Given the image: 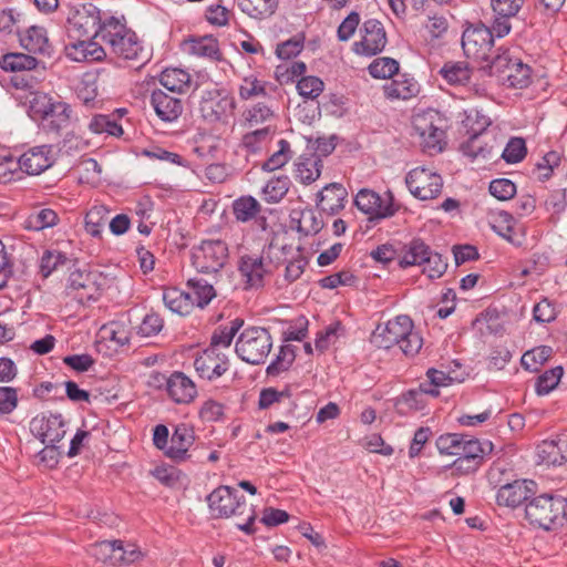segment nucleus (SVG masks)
I'll return each instance as SVG.
<instances>
[{
	"mask_svg": "<svg viewBox=\"0 0 567 567\" xmlns=\"http://www.w3.org/2000/svg\"><path fill=\"white\" fill-rule=\"evenodd\" d=\"M536 493V483L527 480H516L499 487L496 503L499 506L516 508L528 503Z\"/></svg>",
	"mask_w": 567,
	"mask_h": 567,
	"instance_id": "obj_14",
	"label": "nucleus"
},
{
	"mask_svg": "<svg viewBox=\"0 0 567 567\" xmlns=\"http://www.w3.org/2000/svg\"><path fill=\"white\" fill-rule=\"evenodd\" d=\"M362 39L354 43L358 54L372 56L380 53L386 44V33L383 24L375 19L367 20L362 25Z\"/></svg>",
	"mask_w": 567,
	"mask_h": 567,
	"instance_id": "obj_15",
	"label": "nucleus"
},
{
	"mask_svg": "<svg viewBox=\"0 0 567 567\" xmlns=\"http://www.w3.org/2000/svg\"><path fill=\"white\" fill-rule=\"evenodd\" d=\"M206 501L213 518L245 517L243 522H237L236 526L248 535L255 533V509L238 489L220 485L206 497Z\"/></svg>",
	"mask_w": 567,
	"mask_h": 567,
	"instance_id": "obj_1",
	"label": "nucleus"
},
{
	"mask_svg": "<svg viewBox=\"0 0 567 567\" xmlns=\"http://www.w3.org/2000/svg\"><path fill=\"white\" fill-rule=\"evenodd\" d=\"M472 69L465 61L445 62L440 74L451 85H466L472 76Z\"/></svg>",
	"mask_w": 567,
	"mask_h": 567,
	"instance_id": "obj_33",
	"label": "nucleus"
},
{
	"mask_svg": "<svg viewBox=\"0 0 567 567\" xmlns=\"http://www.w3.org/2000/svg\"><path fill=\"white\" fill-rule=\"evenodd\" d=\"M485 62L486 64L482 65L481 69L488 71L489 75H497L505 80L506 74L515 60L511 58L508 50H505L502 53L495 55L489 53V59Z\"/></svg>",
	"mask_w": 567,
	"mask_h": 567,
	"instance_id": "obj_50",
	"label": "nucleus"
},
{
	"mask_svg": "<svg viewBox=\"0 0 567 567\" xmlns=\"http://www.w3.org/2000/svg\"><path fill=\"white\" fill-rule=\"evenodd\" d=\"M301 213L303 216L302 236H315L324 227L321 210L318 213L312 207H306L301 209Z\"/></svg>",
	"mask_w": 567,
	"mask_h": 567,
	"instance_id": "obj_59",
	"label": "nucleus"
},
{
	"mask_svg": "<svg viewBox=\"0 0 567 567\" xmlns=\"http://www.w3.org/2000/svg\"><path fill=\"white\" fill-rule=\"evenodd\" d=\"M187 287L192 290L195 296V306L204 309L210 301L216 297V291L212 284H208L204 279L190 278L186 282Z\"/></svg>",
	"mask_w": 567,
	"mask_h": 567,
	"instance_id": "obj_45",
	"label": "nucleus"
},
{
	"mask_svg": "<svg viewBox=\"0 0 567 567\" xmlns=\"http://www.w3.org/2000/svg\"><path fill=\"white\" fill-rule=\"evenodd\" d=\"M540 464L560 466L567 462V434H558L537 446Z\"/></svg>",
	"mask_w": 567,
	"mask_h": 567,
	"instance_id": "obj_23",
	"label": "nucleus"
},
{
	"mask_svg": "<svg viewBox=\"0 0 567 567\" xmlns=\"http://www.w3.org/2000/svg\"><path fill=\"white\" fill-rule=\"evenodd\" d=\"M427 393L421 391V384L417 389H411L402 393L394 403L395 411L400 415H409L412 412L423 410L426 405L424 395Z\"/></svg>",
	"mask_w": 567,
	"mask_h": 567,
	"instance_id": "obj_35",
	"label": "nucleus"
},
{
	"mask_svg": "<svg viewBox=\"0 0 567 567\" xmlns=\"http://www.w3.org/2000/svg\"><path fill=\"white\" fill-rule=\"evenodd\" d=\"M243 326L244 320L241 318L231 320L229 326H218L212 334L208 348H213L215 350L218 347L228 348L231 344L234 337Z\"/></svg>",
	"mask_w": 567,
	"mask_h": 567,
	"instance_id": "obj_41",
	"label": "nucleus"
},
{
	"mask_svg": "<svg viewBox=\"0 0 567 567\" xmlns=\"http://www.w3.org/2000/svg\"><path fill=\"white\" fill-rule=\"evenodd\" d=\"M563 374H564V369L560 365L551 368L549 370H546L536 380V383H535L536 393L538 395L548 394L550 391H553L557 386Z\"/></svg>",
	"mask_w": 567,
	"mask_h": 567,
	"instance_id": "obj_55",
	"label": "nucleus"
},
{
	"mask_svg": "<svg viewBox=\"0 0 567 567\" xmlns=\"http://www.w3.org/2000/svg\"><path fill=\"white\" fill-rule=\"evenodd\" d=\"M322 162L320 158H300L296 164V178L305 185H309L320 177Z\"/></svg>",
	"mask_w": 567,
	"mask_h": 567,
	"instance_id": "obj_43",
	"label": "nucleus"
},
{
	"mask_svg": "<svg viewBox=\"0 0 567 567\" xmlns=\"http://www.w3.org/2000/svg\"><path fill=\"white\" fill-rule=\"evenodd\" d=\"M16 33L19 35L21 45L29 52L40 53L43 55L51 56L53 48L49 42L47 30L43 27L31 25L21 32L19 28L16 29Z\"/></svg>",
	"mask_w": 567,
	"mask_h": 567,
	"instance_id": "obj_27",
	"label": "nucleus"
},
{
	"mask_svg": "<svg viewBox=\"0 0 567 567\" xmlns=\"http://www.w3.org/2000/svg\"><path fill=\"white\" fill-rule=\"evenodd\" d=\"M274 132L275 127H271L269 124L261 128H255L243 135L240 147L248 154H256L261 151L262 144Z\"/></svg>",
	"mask_w": 567,
	"mask_h": 567,
	"instance_id": "obj_44",
	"label": "nucleus"
},
{
	"mask_svg": "<svg viewBox=\"0 0 567 567\" xmlns=\"http://www.w3.org/2000/svg\"><path fill=\"white\" fill-rule=\"evenodd\" d=\"M316 197V207L334 216L344 209L348 190L341 183H330L319 190Z\"/></svg>",
	"mask_w": 567,
	"mask_h": 567,
	"instance_id": "obj_19",
	"label": "nucleus"
},
{
	"mask_svg": "<svg viewBox=\"0 0 567 567\" xmlns=\"http://www.w3.org/2000/svg\"><path fill=\"white\" fill-rule=\"evenodd\" d=\"M116 540H103L95 543L90 548V554L102 563L116 565Z\"/></svg>",
	"mask_w": 567,
	"mask_h": 567,
	"instance_id": "obj_61",
	"label": "nucleus"
},
{
	"mask_svg": "<svg viewBox=\"0 0 567 567\" xmlns=\"http://www.w3.org/2000/svg\"><path fill=\"white\" fill-rule=\"evenodd\" d=\"M164 328V319L154 311L147 313L137 329V334L143 338L157 336Z\"/></svg>",
	"mask_w": 567,
	"mask_h": 567,
	"instance_id": "obj_63",
	"label": "nucleus"
},
{
	"mask_svg": "<svg viewBox=\"0 0 567 567\" xmlns=\"http://www.w3.org/2000/svg\"><path fill=\"white\" fill-rule=\"evenodd\" d=\"M296 360V351L292 346H281L276 359L267 367L268 375L277 377L281 372L288 371Z\"/></svg>",
	"mask_w": 567,
	"mask_h": 567,
	"instance_id": "obj_51",
	"label": "nucleus"
},
{
	"mask_svg": "<svg viewBox=\"0 0 567 567\" xmlns=\"http://www.w3.org/2000/svg\"><path fill=\"white\" fill-rule=\"evenodd\" d=\"M353 203L361 213L368 216V221L373 226L393 217L401 208L390 189L384 193V196H381L372 189L362 188L355 195Z\"/></svg>",
	"mask_w": 567,
	"mask_h": 567,
	"instance_id": "obj_5",
	"label": "nucleus"
},
{
	"mask_svg": "<svg viewBox=\"0 0 567 567\" xmlns=\"http://www.w3.org/2000/svg\"><path fill=\"white\" fill-rule=\"evenodd\" d=\"M59 223V216L55 210L51 208H41L32 212L27 220L25 226L28 229L42 230L44 228L53 227Z\"/></svg>",
	"mask_w": 567,
	"mask_h": 567,
	"instance_id": "obj_48",
	"label": "nucleus"
},
{
	"mask_svg": "<svg viewBox=\"0 0 567 567\" xmlns=\"http://www.w3.org/2000/svg\"><path fill=\"white\" fill-rule=\"evenodd\" d=\"M20 169L29 175H39L50 168L55 156L52 145H40L29 148L18 158Z\"/></svg>",
	"mask_w": 567,
	"mask_h": 567,
	"instance_id": "obj_17",
	"label": "nucleus"
},
{
	"mask_svg": "<svg viewBox=\"0 0 567 567\" xmlns=\"http://www.w3.org/2000/svg\"><path fill=\"white\" fill-rule=\"evenodd\" d=\"M402 80L393 79L389 84L383 86L384 94L390 100H409L419 92L416 82L413 79H406L402 75Z\"/></svg>",
	"mask_w": 567,
	"mask_h": 567,
	"instance_id": "obj_40",
	"label": "nucleus"
},
{
	"mask_svg": "<svg viewBox=\"0 0 567 567\" xmlns=\"http://www.w3.org/2000/svg\"><path fill=\"white\" fill-rule=\"evenodd\" d=\"M372 342L385 350L398 344L405 355H415L422 348L423 339L414 331L412 319L406 315H400L384 326L378 324L372 333Z\"/></svg>",
	"mask_w": 567,
	"mask_h": 567,
	"instance_id": "obj_2",
	"label": "nucleus"
},
{
	"mask_svg": "<svg viewBox=\"0 0 567 567\" xmlns=\"http://www.w3.org/2000/svg\"><path fill=\"white\" fill-rule=\"evenodd\" d=\"M65 422L60 413L37 415L31 421V429L42 443H58L65 435Z\"/></svg>",
	"mask_w": 567,
	"mask_h": 567,
	"instance_id": "obj_16",
	"label": "nucleus"
},
{
	"mask_svg": "<svg viewBox=\"0 0 567 567\" xmlns=\"http://www.w3.org/2000/svg\"><path fill=\"white\" fill-rule=\"evenodd\" d=\"M374 79H389L399 72V62L392 58H378L368 68Z\"/></svg>",
	"mask_w": 567,
	"mask_h": 567,
	"instance_id": "obj_56",
	"label": "nucleus"
},
{
	"mask_svg": "<svg viewBox=\"0 0 567 567\" xmlns=\"http://www.w3.org/2000/svg\"><path fill=\"white\" fill-rule=\"evenodd\" d=\"M306 35L303 32L296 33L290 39L282 41L276 47V55L280 60L296 58L305 48Z\"/></svg>",
	"mask_w": 567,
	"mask_h": 567,
	"instance_id": "obj_52",
	"label": "nucleus"
},
{
	"mask_svg": "<svg viewBox=\"0 0 567 567\" xmlns=\"http://www.w3.org/2000/svg\"><path fill=\"white\" fill-rule=\"evenodd\" d=\"M493 31L483 22L470 24L462 34V48L468 59L488 61L493 53Z\"/></svg>",
	"mask_w": 567,
	"mask_h": 567,
	"instance_id": "obj_12",
	"label": "nucleus"
},
{
	"mask_svg": "<svg viewBox=\"0 0 567 567\" xmlns=\"http://www.w3.org/2000/svg\"><path fill=\"white\" fill-rule=\"evenodd\" d=\"M189 53L218 61L221 58L217 39L213 35L192 38L187 41Z\"/></svg>",
	"mask_w": 567,
	"mask_h": 567,
	"instance_id": "obj_37",
	"label": "nucleus"
},
{
	"mask_svg": "<svg viewBox=\"0 0 567 567\" xmlns=\"http://www.w3.org/2000/svg\"><path fill=\"white\" fill-rule=\"evenodd\" d=\"M272 348V338L266 328L249 327L239 336L236 342V353L249 364H261Z\"/></svg>",
	"mask_w": 567,
	"mask_h": 567,
	"instance_id": "obj_6",
	"label": "nucleus"
},
{
	"mask_svg": "<svg viewBox=\"0 0 567 567\" xmlns=\"http://www.w3.org/2000/svg\"><path fill=\"white\" fill-rule=\"evenodd\" d=\"M109 219V210L103 205L91 207L85 217V230L93 237H101L102 230Z\"/></svg>",
	"mask_w": 567,
	"mask_h": 567,
	"instance_id": "obj_47",
	"label": "nucleus"
},
{
	"mask_svg": "<svg viewBox=\"0 0 567 567\" xmlns=\"http://www.w3.org/2000/svg\"><path fill=\"white\" fill-rule=\"evenodd\" d=\"M74 265V260L69 258L65 252L56 249L44 250L40 259V274L43 278H48L52 272L59 269H71Z\"/></svg>",
	"mask_w": 567,
	"mask_h": 567,
	"instance_id": "obj_31",
	"label": "nucleus"
},
{
	"mask_svg": "<svg viewBox=\"0 0 567 567\" xmlns=\"http://www.w3.org/2000/svg\"><path fill=\"white\" fill-rule=\"evenodd\" d=\"M107 278L97 270L72 271L68 279V293L73 295L82 305L96 301L103 293Z\"/></svg>",
	"mask_w": 567,
	"mask_h": 567,
	"instance_id": "obj_8",
	"label": "nucleus"
},
{
	"mask_svg": "<svg viewBox=\"0 0 567 567\" xmlns=\"http://www.w3.org/2000/svg\"><path fill=\"white\" fill-rule=\"evenodd\" d=\"M69 31L76 33L79 39L102 40V29L106 19L102 20L100 9L92 3H82L71 10L68 17Z\"/></svg>",
	"mask_w": 567,
	"mask_h": 567,
	"instance_id": "obj_10",
	"label": "nucleus"
},
{
	"mask_svg": "<svg viewBox=\"0 0 567 567\" xmlns=\"http://www.w3.org/2000/svg\"><path fill=\"white\" fill-rule=\"evenodd\" d=\"M65 54L73 61H102L106 56L105 49L92 39H78L64 48Z\"/></svg>",
	"mask_w": 567,
	"mask_h": 567,
	"instance_id": "obj_26",
	"label": "nucleus"
},
{
	"mask_svg": "<svg viewBox=\"0 0 567 567\" xmlns=\"http://www.w3.org/2000/svg\"><path fill=\"white\" fill-rule=\"evenodd\" d=\"M427 381L421 382V391L436 398L440 395L437 388L447 386L452 382V378L443 371L431 368L426 371Z\"/></svg>",
	"mask_w": 567,
	"mask_h": 567,
	"instance_id": "obj_53",
	"label": "nucleus"
},
{
	"mask_svg": "<svg viewBox=\"0 0 567 567\" xmlns=\"http://www.w3.org/2000/svg\"><path fill=\"white\" fill-rule=\"evenodd\" d=\"M444 126L445 118L435 110H429L414 117L413 127L422 138L423 147L429 154L443 152L446 145Z\"/></svg>",
	"mask_w": 567,
	"mask_h": 567,
	"instance_id": "obj_7",
	"label": "nucleus"
},
{
	"mask_svg": "<svg viewBox=\"0 0 567 567\" xmlns=\"http://www.w3.org/2000/svg\"><path fill=\"white\" fill-rule=\"evenodd\" d=\"M71 113V106L65 102L49 103L42 112L43 131L60 135L69 127Z\"/></svg>",
	"mask_w": 567,
	"mask_h": 567,
	"instance_id": "obj_21",
	"label": "nucleus"
},
{
	"mask_svg": "<svg viewBox=\"0 0 567 567\" xmlns=\"http://www.w3.org/2000/svg\"><path fill=\"white\" fill-rule=\"evenodd\" d=\"M266 85L267 82L258 80L255 75L245 76L239 85V97L246 101L255 96L266 95Z\"/></svg>",
	"mask_w": 567,
	"mask_h": 567,
	"instance_id": "obj_60",
	"label": "nucleus"
},
{
	"mask_svg": "<svg viewBox=\"0 0 567 567\" xmlns=\"http://www.w3.org/2000/svg\"><path fill=\"white\" fill-rule=\"evenodd\" d=\"M493 451V443L491 441L481 442L477 439H474L470 435L465 436V440L461 446V453H457V457H471L485 460L487 455H489Z\"/></svg>",
	"mask_w": 567,
	"mask_h": 567,
	"instance_id": "obj_46",
	"label": "nucleus"
},
{
	"mask_svg": "<svg viewBox=\"0 0 567 567\" xmlns=\"http://www.w3.org/2000/svg\"><path fill=\"white\" fill-rule=\"evenodd\" d=\"M159 83L173 93H183L190 85V75L182 69H165L159 75Z\"/></svg>",
	"mask_w": 567,
	"mask_h": 567,
	"instance_id": "obj_39",
	"label": "nucleus"
},
{
	"mask_svg": "<svg viewBox=\"0 0 567 567\" xmlns=\"http://www.w3.org/2000/svg\"><path fill=\"white\" fill-rule=\"evenodd\" d=\"M194 367L202 379L212 381L226 373L229 362L225 354L217 353L213 348H207L195 359Z\"/></svg>",
	"mask_w": 567,
	"mask_h": 567,
	"instance_id": "obj_20",
	"label": "nucleus"
},
{
	"mask_svg": "<svg viewBox=\"0 0 567 567\" xmlns=\"http://www.w3.org/2000/svg\"><path fill=\"white\" fill-rule=\"evenodd\" d=\"M151 105L156 115L167 123L175 122L184 111L183 100L167 94L162 90H154L151 94Z\"/></svg>",
	"mask_w": 567,
	"mask_h": 567,
	"instance_id": "obj_22",
	"label": "nucleus"
},
{
	"mask_svg": "<svg viewBox=\"0 0 567 567\" xmlns=\"http://www.w3.org/2000/svg\"><path fill=\"white\" fill-rule=\"evenodd\" d=\"M496 138L494 135L489 136L486 128L471 134L467 141L463 142L460 146L461 152L472 158H492L495 147Z\"/></svg>",
	"mask_w": 567,
	"mask_h": 567,
	"instance_id": "obj_24",
	"label": "nucleus"
},
{
	"mask_svg": "<svg viewBox=\"0 0 567 567\" xmlns=\"http://www.w3.org/2000/svg\"><path fill=\"white\" fill-rule=\"evenodd\" d=\"M239 271L251 287H261L268 272L262 257L245 255L239 260Z\"/></svg>",
	"mask_w": 567,
	"mask_h": 567,
	"instance_id": "obj_30",
	"label": "nucleus"
},
{
	"mask_svg": "<svg viewBox=\"0 0 567 567\" xmlns=\"http://www.w3.org/2000/svg\"><path fill=\"white\" fill-rule=\"evenodd\" d=\"M465 434L446 433L437 437L435 445L441 454L457 455L465 440Z\"/></svg>",
	"mask_w": 567,
	"mask_h": 567,
	"instance_id": "obj_57",
	"label": "nucleus"
},
{
	"mask_svg": "<svg viewBox=\"0 0 567 567\" xmlns=\"http://www.w3.org/2000/svg\"><path fill=\"white\" fill-rule=\"evenodd\" d=\"M279 150L275 152L264 164L261 168L267 172H272L281 168L291 158L290 144L286 140L278 142Z\"/></svg>",
	"mask_w": 567,
	"mask_h": 567,
	"instance_id": "obj_58",
	"label": "nucleus"
},
{
	"mask_svg": "<svg viewBox=\"0 0 567 567\" xmlns=\"http://www.w3.org/2000/svg\"><path fill=\"white\" fill-rule=\"evenodd\" d=\"M167 394L177 404H188L197 396V388L184 372L174 371L169 375Z\"/></svg>",
	"mask_w": 567,
	"mask_h": 567,
	"instance_id": "obj_25",
	"label": "nucleus"
},
{
	"mask_svg": "<svg viewBox=\"0 0 567 567\" xmlns=\"http://www.w3.org/2000/svg\"><path fill=\"white\" fill-rule=\"evenodd\" d=\"M505 80L508 82V86L511 87H527L532 82V69L520 60L515 59V62L507 72Z\"/></svg>",
	"mask_w": 567,
	"mask_h": 567,
	"instance_id": "obj_49",
	"label": "nucleus"
},
{
	"mask_svg": "<svg viewBox=\"0 0 567 567\" xmlns=\"http://www.w3.org/2000/svg\"><path fill=\"white\" fill-rule=\"evenodd\" d=\"M527 153L525 140L512 137L502 153V158L509 164L522 162Z\"/></svg>",
	"mask_w": 567,
	"mask_h": 567,
	"instance_id": "obj_62",
	"label": "nucleus"
},
{
	"mask_svg": "<svg viewBox=\"0 0 567 567\" xmlns=\"http://www.w3.org/2000/svg\"><path fill=\"white\" fill-rule=\"evenodd\" d=\"M38 60L24 53H6L0 59V68L6 72H25L35 70Z\"/></svg>",
	"mask_w": 567,
	"mask_h": 567,
	"instance_id": "obj_38",
	"label": "nucleus"
},
{
	"mask_svg": "<svg viewBox=\"0 0 567 567\" xmlns=\"http://www.w3.org/2000/svg\"><path fill=\"white\" fill-rule=\"evenodd\" d=\"M324 87L323 81L318 76H302L297 82V90L299 94L306 99H316L318 97Z\"/></svg>",
	"mask_w": 567,
	"mask_h": 567,
	"instance_id": "obj_64",
	"label": "nucleus"
},
{
	"mask_svg": "<svg viewBox=\"0 0 567 567\" xmlns=\"http://www.w3.org/2000/svg\"><path fill=\"white\" fill-rule=\"evenodd\" d=\"M289 187H290V179L288 176L282 175V176H277V177L271 178L262 189V192L265 194L266 202H268V203L280 202L288 193Z\"/></svg>",
	"mask_w": 567,
	"mask_h": 567,
	"instance_id": "obj_54",
	"label": "nucleus"
},
{
	"mask_svg": "<svg viewBox=\"0 0 567 567\" xmlns=\"http://www.w3.org/2000/svg\"><path fill=\"white\" fill-rule=\"evenodd\" d=\"M228 247L223 240H203L192 249V265L198 272L216 274L226 264Z\"/></svg>",
	"mask_w": 567,
	"mask_h": 567,
	"instance_id": "obj_11",
	"label": "nucleus"
},
{
	"mask_svg": "<svg viewBox=\"0 0 567 567\" xmlns=\"http://www.w3.org/2000/svg\"><path fill=\"white\" fill-rule=\"evenodd\" d=\"M111 54L126 61H142L146 58L144 47L137 34L126 25L125 18H106L102 29V40Z\"/></svg>",
	"mask_w": 567,
	"mask_h": 567,
	"instance_id": "obj_3",
	"label": "nucleus"
},
{
	"mask_svg": "<svg viewBox=\"0 0 567 567\" xmlns=\"http://www.w3.org/2000/svg\"><path fill=\"white\" fill-rule=\"evenodd\" d=\"M431 247L421 238H413L402 247L399 266L406 269L411 266H422L430 255Z\"/></svg>",
	"mask_w": 567,
	"mask_h": 567,
	"instance_id": "obj_28",
	"label": "nucleus"
},
{
	"mask_svg": "<svg viewBox=\"0 0 567 567\" xmlns=\"http://www.w3.org/2000/svg\"><path fill=\"white\" fill-rule=\"evenodd\" d=\"M525 518L536 528L556 530L567 523V498L547 493L533 496L525 504Z\"/></svg>",
	"mask_w": 567,
	"mask_h": 567,
	"instance_id": "obj_4",
	"label": "nucleus"
},
{
	"mask_svg": "<svg viewBox=\"0 0 567 567\" xmlns=\"http://www.w3.org/2000/svg\"><path fill=\"white\" fill-rule=\"evenodd\" d=\"M236 109L234 96L224 89L205 90L199 101V113L207 123H226Z\"/></svg>",
	"mask_w": 567,
	"mask_h": 567,
	"instance_id": "obj_9",
	"label": "nucleus"
},
{
	"mask_svg": "<svg viewBox=\"0 0 567 567\" xmlns=\"http://www.w3.org/2000/svg\"><path fill=\"white\" fill-rule=\"evenodd\" d=\"M410 193L420 200H430L439 197L443 188L441 175L425 167L410 171L405 177Z\"/></svg>",
	"mask_w": 567,
	"mask_h": 567,
	"instance_id": "obj_13",
	"label": "nucleus"
},
{
	"mask_svg": "<svg viewBox=\"0 0 567 567\" xmlns=\"http://www.w3.org/2000/svg\"><path fill=\"white\" fill-rule=\"evenodd\" d=\"M194 442V427L186 423H179L174 429L171 437V444L165 450V455L176 463L185 462L190 457L188 450Z\"/></svg>",
	"mask_w": 567,
	"mask_h": 567,
	"instance_id": "obj_18",
	"label": "nucleus"
},
{
	"mask_svg": "<svg viewBox=\"0 0 567 567\" xmlns=\"http://www.w3.org/2000/svg\"><path fill=\"white\" fill-rule=\"evenodd\" d=\"M275 118L272 106L265 102L255 103L243 112V125L249 128L266 124Z\"/></svg>",
	"mask_w": 567,
	"mask_h": 567,
	"instance_id": "obj_34",
	"label": "nucleus"
},
{
	"mask_svg": "<svg viewBox=\"0 0 567 567\" xmlns=\"http://www.w3.org/2000/svg\"><path fill=\"white\" fill-rule=\"evenodd\" d=\"M231 208L236 220L240 223L257 220V217L261 212V205L250 195L240 196L235 199Z\"/></svg>",
	"mask_w": 567,
	"mask_h": 567,
	"instance_id": "obj_36",
	"label": "nucleus"
},
{
	"mask_svg": "<svg viewBox=\"0 0 567 567\" xmlns=\"http://www.w3.org/2000/svg\"><path fill=\"white\" fill-rule=\"evenodd\" d=\"M89 128L95 134L106 133L115 137H120L123 134L122 125L117 122L115 113L94 115L89 124Z\"/></svg>",
	"mask_w": 567,
	"mask_h": 567,
	"instance_id": "obj_42",
	"label": "nucleus"
},
{
	"mask_svg": "<svg viewBox=\"0 0 567 567\" xmlns=\"http://www.w3.org/2000/svg\"><path fill=\"white\" fill-rule=\"evenodd\" d=\"M238 8L250 18L264 20L278 9L279 0H236Z\"/></svg>",
	"mask_w": 567,
	"mask_h": 567,
	"instance_id": "obj_32",
	"label": "nucleus"
},
{
	"mask_svg": "<svg viewBox=\"0 0 567 567\" xmlns=\"http://www.w3.org/2000/svg\"><path fill=\"white\" fill-rule=\"evenodd\" d=\"M163 301L172 312L179 316L189 315L195 307L192 293L185 292L176 287L164 289Z\"/></svg>",
	"mask_w": 567,
	"mask_h": 567,
	"instance_id": "obj_29",
	"label": "nucleus"
}]
</instances>
